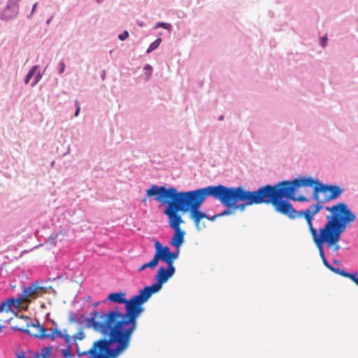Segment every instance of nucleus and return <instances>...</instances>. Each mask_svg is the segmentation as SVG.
I'll return each mask as SVG.
<instances>
[{"instance_id": "4c0bfd02", "label": "nucleus", "mask_w": 358, "mask_h": 358, "mask_svg": "<svg viewBox=\"0 0 358 358\" xmlns=\"http://www.w3.org/2000/svg\"><path fill=\"white\" fill-rule=\"evenodd\" d=\"M333 263H334V264L338 265V264H339V261H338V260H337V259H334V260L333 261Z\"/></svg>"}, {"instance_id": "ea45409f", "label": "nucleus", "mask_w": 358, "mask_h": 358, "mask_svg": "<svg viewBox=\"0 0 358 358\" xmlns=\"http://www.w3.org/2000/svg\"><path fill=\"white\" fill-rule=\"evenodd\" d=\"M224 119L223 116L221 115L220 117H219V120H222Z\"/></svg>"}, {"instance_id": "7c9ffc66", "label": "nucleus", "mask_w": 358, "mask_h": 358, "mask_svg": "<svg viewBox=\"0 0 358 358\" xmlns=\"http://www.w3.org/2000/svg\"><path fill=\"white\" fill-rule=\"evenodd\" d=\"M42 77V75L41 73L38 71L36 75V77H35V81L34 83L32 84V86H34L35 85L37 84V83L41 80Z\"/></svg>"}, {"instance_id": "4be33fe9", "label": "nucleus", "mask_w": 358, "mask_h": 358, "mask_svg": "<svg viewBox=\"0 0 358 358\" xmlns=\"http://www.w3.org/2000/svg\"><path fill=\"white\" fill-rule=\"evenodd\" d=\"M161 42H162V39L159 38L156 39L154 42H152L150 44V45L149 46V48H148V50L146 51L147 53H150L152 51H153L155 49H156L159 45Z\"/></svg>"}, {"instance_id": "dca6fc26", "label": "nucleus", "mask_w": 358, "mask_h": 358, "mask_svg": "<svg viewBox=\"0 0 358 358\" xmlns=\"http://www.w3.org/2000/svg\"><path fill=\"white\" fill-rule=\"evenodd\" d=\"M317 248H318L319 250V252H320V256L322 260V262L324 264V265L328 268L329 269L330 271H331L332 272H334V273H338V271L340 270V268H335V267H333L332 266H331L329 264V263L327 262L326 257H325V255H324V250H323V245H324V241H320L317 243H315Z\"/></svg>"}, {"instance_id": "473e14b6", "label": "nucleus", "mask_w": 358, "mask_h": 358, "mask_svg": "<svg viewBox=\"0 0 358 358\" xmlns=\"http://www.w3.org/2000/svg\"><path fill=\"white\" fill-rule=\"evenodd\" d=\"M64 69H65V64H64V62H62L60 63V69H59V73L60 74H62V73L64 71Z\"/></svg>"}, {"instance_id": "2eb2a0df", "label": "nucleus", "mask_w": 358, "mask_h": 358, "mask_svg": "<svg viewBox=\"0 0 358 358\" xmlns=\"http://www.w3.org/2000/svg\"><path fill=\"white\" fill-rule=\"evenodd\" d=\"M51 352L52 348L50 347H48L43 348L41 353L34 354L32 356L28 355L23 351H19L16 352V357L17 358H20L22 355L24 358H48Z\"/></svg>"}, {"instance_id": "6e6552de", "label": "nucleus", "mask_w": 358, "mask_h": 358, "mask_svg": "<svg viewBox=\"0 0 358 358\" xmlns=\"http://www.w3.org/2000/svg\"><path fill=\"white\" fill-rule=\"evenodd\" d=\"M164 213L169 217V227L175 231L171 244L177 249H179L185 241V231L180 228V224L184 221L178 213H176L168 206L165 208Z\"/></svg>"}, {"instance_id": "2f4dec72", "label": "nucleus", "mask_w": 358, "mask_h": 358, "mask_svg": "<svg viewBox=\"0 0 358 358\" xmlns=\"http://www.w3.org/2000/svg\"><path fill=\"white\" fill-rule=\"evenodd\" d=\"M6 319L3 317V313L0 310V322H5ZM3 326L0 325V333L2 331Z\"/></svg>"}, {"instance_id": "aec40b11", "label": "nucleus", "mask_w": 358, "mask_h": 358, "mask_svg": "<svg viewBox=\"0 0 358 358\" xmlns=\"http://www.w3.org/2000/svg\"><path fill=\"white\" fill-rule=\"evenodd\" d=\"M19 322L20 323L16 324V325L14 327V329L25 333V330L28 327L29 322H24L22 317L20 319Z\"/></svg>"}, {"instance_id": "6ab92c4d", "label": "nucleus", "mask_w": 358, "mask_h": 358, "mask_svg": "<svg viewBox=\"0 0 358 358\" xmlns=\"http://www.w3.org/2000/svg\"><path fill=\"white\" fill-rule=\"evenodd\" d=\"M157 264H158V262H157V257H155V256L154 255L153 259L150 262H149L148 263L143 264L138 268V271H143L144 269H145L147 268H150L153 269V268H155L157 266Z\"/></svg>"}, {"instance_id": "c03bdc74", "label": "nucleus", "mask_w": 358, "mask_h": 358, "mask_svg": "<svg viewBox=\"0 0 358 358\" xmlns=\"http://www.w3.org/2000/svg\"><path fill=\"white\" fill-rule=\"evenodd\" d=\"M357 286H358V285H357Z\"/></svg>"}, {"instance_id": "a19ab883", "label": "nucleus", "mask_w": 358, "mask_h": 358, "mask_svg": "<svg viewBox=\"0 0 358 358\" xmlns=\"http://www.w3.org/2000/svg\"><path fill=\"white\" fill-rule=\"evenodd\" d=\"M146 201H147V199H146V198H144V199H143V202H146Z\"/></svg>"}, {"instance_id": "7ed1b4c3", "label": "nucleus", "mask_w": 358, "mask_h": 358, "mask_svg": "<svg viewBox=\"0 0 358 358\" xmlns=\"http://www.w3.org/2000/svg\"><path fill=\"white\" fill-rule=\"evenodd\" d=\"M311 178H294L292 181L283 180L275 185H266L252 191L254 205L271 204L274 210L291 220L297 219L295 210L288 199H294L293 192L301 187L313 186Z\"/></svg>"}, {"instance_id": "79ce46f5", "label": "nucleus", "mask_w": 358, "mask_h": 358, "mask_svg": "<svg viewBox=\"0 0 358 358\" xmlns=\"http://www.w3.org/2000/svg\"><path fill=\"white\" fill-rule=\"evenodd\" d=\"M98 3L101 2L103 0H96Z\"/></svg>"}, {"instance_id": "f3484780", "label": "nucleus", "mask_w": 358, "mask_h": 358, "mask_svg": "<svg viewBox=\"0 0 358 358\" xmlns=\"http://www.w3.org/2000/svg\"><path fill=\"white\" fill-rule=\"evenodd\" d=\"M324 200L319 198V201H317V203L315 206H311L309 208H307L306 210H303V212H308L309 213L311 216H314L315 214L319 213L320 210L322 209L323 206L322 203H324Z\"/></svg>"}, {"instance_id": "c756f323", "label": "nucleus", "mask_w": 358, "mask_h": 358, "mask_svg": "<svg viewBox=\"0 0 358 358\" xmlns=\"http://www.w3.org/2000/svg\"><path fill=\"white\" fill-rule=\"evenodd\" d=\"M129 37V33L127 31H124L123 33L119 34L118 38L121 41H124Z\"/></svg>"}, {"instance_id": "c85d7f7f", "label": "nucleus", "mask_w": 358, "mask_h": 358, "mask_svg": "<svg viewBox=\"0 0 358 358\" xmlns=\"http://www.w3.org/2000/svg\"><path fill=\"white\" fill-rule=\"evenodd\" d=\"M155 247L156 249L155 254H157L158 252H162L164 248H162V244L159 241L155 242Z\"/></svg>"}, {"instance_id": "5701e85b", "label": "nucleus", "mask_w": 358, "mask_h": 358, "mask_svg": "<svg viewBox=\"0 0 358 358\" xmlns=\"http://www.w3.org/2000/svg\"><path fill=\"white\" fill-rule=\"evenodd\" d=\"M99 341H100V339H99V340H97V341H95L93 343L92 346L90 348H89V349H86V350H85V349H83V348H81L79 346V345H78L77 343H76V352H77L78 355L79 356L78 350H79V351H80V352H87V351H89V350H92V348H94V346L95 345V343H96V342Z\"/></svg>"}, {"instance_id": "f8f14e48", "label": "nucleus", "mask_w": 358, "mask_h": 358, "mask_svg": "<svg viewBox=\"0 0 358 358\" xmlns=\"http://www.w3.org/2000/svg\"><path fill=\"white\" fill-rule=\"evenodd\" d=\"M22 303L19 297L17 298H8L2 301L0 303V310L3 313H13L17 314V311L22 308Z\"/></svg>"}, {"instance_id": "39448f33", "label": "nucleus", "mask_w": 358, "mask_h": 358, "mask_svg": "<svg viewBox=\"0 0 358 358\" xmlns=\"http://www.w3.org/2000/svg\"><path fill=\"white\" fill-rule=\"evenodd\" d=\"M333 214L327 216V222L325 225L320 229L319 233L317 229L313 227L312 221L313 216L308 212L300 210L297 213V218L304 217L308 226V229L312 236V238L315 243L320 241H328L332 243L338 236L341 227L337 222V219L341 215L340 211L329 210Z\"/></svg>"}, {"instance_id": "f257e3e1", "label": "nucleus", "mask_w": 358, "mask_h": 358, "mask_svg": "<svg viewBox=\"0 0 358 358\" xmlns=\"http://www.w3.org/2000/svg\"><path fill=\"white\" fill-rule=\"evenodd\" d=\"M141 289L138 294L126 299L124 292L111 293L108 296L110 301L125 304V313L118 308L108 313H93L87 319V324L94 330L107 335L108 338H100L95 344L104 350L120 356L129 347L132 335L137 328V319L143 311L142 305L147 301Z\"/></svg>"}, {"instance_id": "37998d69", "label": "nucleus", "mask_w": 358, "mask_h": 358, "mask_svg": "<svg viewBox=\"0 0 358 358\" xmlns=\"http://www.w3.org/2000/svg\"><path fill=\"white\" fill-rule=\"evenodd\" d=\"M57 237V234L55 235V236L53 238H56Z\"/></svg>"}, {"instance_id": "e433bc0d", "label": "nucleus", "mask_w": 358, "mask_h": 358, "mask_svg": "<svg viewBox=\"0 0 358 358\" xmlns=\"http://www.w3.org/2000/svg\"><path fill=\"white\" fill-rule=\"evenodd\" d=\"M152 69V67H151V66H150V65H149V64H147V65L145 66V69H146V70H149V69Z\"/></svg>"}, {"instance_id": "f03ea898", "label": "nucleus", "mask_w": 358, "mask_h": 358, "mask_svg": "<svg viewBox=\"0 0 358 358\" xmlns=\"http://www.w3.org/2000/svg\"><path fill=\"white\" fill-rule=\"evenodd\" d=\"M215 194L222 198L217 189H210V185L187 192H178L176 188L166 186L158 187L152 185L146 190L148 197L154 196V199L162 204H166L176 213H189V217L193 220L195 227L200 231L206 227L201 220L208 218V215L199 210L200 207L208 196Z\"/></svg>"}, {"instance_id": "9b49d317", "label": "nucleus", "mask_w": 358, "mask_h": 358, "mask_svg": "<svg viewBox=\"0 0 358 358\" xmlns=\"http://www.w3.org/2000/svg\"><path fill=\"white\" fill-rule=\"evenodd\" d=\"M46 293V288L39 285L38 281L33 282L29 286H24L22 292L18 296L24 304L30 303L33 300Z\"/></svg>"}, {"instance_id": "a878e982", "label": "nucleus", "mask_w": 358, "mask_h": 358, "mask_svg": "<svg viewBox=\"0 0 358 358\" xmlns=\"http://www.w3.org/2000/svg\"><path fill=\"white\" fill-rule=\"evenodd\" d=\"M159 27H163L166 29H168V30H170V29L171 28V24H169V23H164V22H158L155 28H159Z\"/></svg>"}, {"instance_id": "ddd939ff", "label": "nucleus", "mask_w": 358, "mask_h": 358, "mask_svg": "<svg viewBox=\"0 0 358 358\" xmlns=\"http://www.w3.org/2000/svg\"><path fill=\"white\" fill-rule=\"evenodd\" d=\"M79 357L89 355L90 358H117L118 357L96 345L87 352L78 350Z\"/></svg>"}, {"instance_id": "f704fd0d", "label": "nucleus", "mask_w": 358, "mask_h": 358, "mask_svg": "<svg viewBox=\"0 0 358 358\" xmlns=\"http://www.w3.org/2000/svg\"><path fill=\"white\" fill-rule=\"evenodd\" d=\"M217 217H220L218 214L215 215H213L212 217H209L208 216V218H206V219L208 220H210V221H214Z\"/></svg>"}, {"instance_id": "a211bd4d", "label": "nucleus", "mask_w": 358, "mask_h": 358, "mask_svg": "<svg viewBox=\"0 0 358 358\" xmlns=\"http://www.w3.org/2000/svg\"><path fill=\"white\" fill-rule=\"evenodd\" d=\"M338 275L350 278L352 282H354L357 285H358V278L356 277V275H358V273H355V274L350 273L343 269H340L338 272Z\"/></svg>"}, {"instance_id": "412c9836", "label": "nucleus", "mask_w": 358, "mask_h": 358, "mask_svg": "<svg viewBox=\"0 0 358 358\" xmlns=\"http://www.w3.org/2000/svg\"><path fill=\"white\" fill-rule=\"evenodd\" d=\"M38 68V66H37V65L31 67V69L29 70V71L28 72V73L24 79L25 84L29 83V82L30 81L32 76L36 73Z\"/></svg>"}, {"instance_id": "58836bf2", "label": "nucleus", "mask_w": 358, "mask_h": 358, "mask_svg": "<svg viewBox=\"0 0 358 358\" xmlns=\"http://www.w3.org/2000/svg\"><path fill=\"white\" fill-rule=\"evenodd\" d=\"M36 6H37V3H34V6H33V8H32V10H33V11L36 9Z\"/></svg>"}, {"instance_id": "0eeeda50", "label": "nucleus", "mask_w": 358, "mask_h": 358, "mask_svg": "<svg viewBox=\"0 0 358 358\" xmlns=\"http://www.w3.org/2000/svg\"><path fill=\"white\" fill-rule=\"evenodd\" d=\"M326 210L340 211V213H341V215L337 219V222L339 223L341 227L337 239H336L332 243H328V241H324V243H327V245L329 248H333L334 251H338L340 248L338 243L341 236L345 231L347 224L355 220V215L344 203H339L332 207L327 206Z\"/></svg>"}, {"instance_id": "4468645a", "label": "nucleus", "mask_w": 358, "mask_h": 358, "mask_svg": "<svg viewBox=\"0 0 358 358\" xmlns=\"http://www.w3.org/2000/svg\"><path fill=\"white\" fill-rule=\"evenodd\" d=\"M179 249H178L177 252H170V249L168 246L164 248L162 252H158L157 254H155V257H157V262L159 260L167 264L168 266H174L173 262L174 260L176 259L178 257Z\"/></svg>"}, {"instance_id": "393cba45", "label": "nucleus", "mask_w": 358, "mask_h": 358, "mask_svg": "<svg viewBox=\"0 0 358 358\" xmlns=\"http://www.w3.org/2000/svg\"><path fill=\"white\" fill-rule=\"evenodd\" d=\"M296 191V189L293 192V197H294V199H292L293 201H301V202L308 201V199L303 195H301V196H299L298 197H296L295 195Z\"/></svg>"}, {"instance_id": "1a4fd4ad", "label": "nucleus", "mask_w": 358, "mask_h": 358, "mask_svg": "<svg viewBox=\"0 0 358 358\" xmlns=\"http://www.w3.org/2000/svg\"><path fill=\"white\" fill-rule=\"evenodd\" d=\"M176 272L175 266H168L166 268L164 267H159L157 273L155 276L156 283L151 286L145 287L142 290L143 294H144L145 299L148 301L149 298L155 293L159 292L162 287V285L166 282L169 278H171Z\"/></svg>"}, {"instance_id": "bb28decb", "label": "nucleus", "mask_w": 358, "mask_h": 358, "mask_svg": "<svg viewBox=\"0 0 358 358\" xmlns=\"http://www.w3.org/2000/svg\"><path fill=\"white\" fill-rule=\"evenodd\" d=\"M20 0H8L7 8L10 9L15 7Z\"/></svg>"}, {"instance_id": "72a5a7b5", "label": "nucleus", "mask_w": 358, "mask_h": 358, "mask_svg": "<svg viewBox=\"0 0 358 358\" xmlns=\"http://www.w3.org/2000/svg\"><path fill=\"white\" fill-rule=\"evenodd\" d=\"M327 39L326 37H323L321 41V45L322 47H325L327 45Z\"/></svg>"}, {"instance_id": "20e7f679", "label": "nucleus", "mask_w": 358, "mask_h": 358, "mask_svg": "<svg viewBox=\"0 0 358 358\" xmlns=\"http://www.w3.org/2000/svg\"><path fill=\"white\" fill-rule=\"evenodd\" d=\"M210 189H217L222 198L215 194L211 195L219 201L226 208L218 214L219 217L229 215L236 210L243 212L246 207L254 205L252 191L245 189L242 186L227 187L223 185H210Z\"/></svg>"}, {"instance_id": "c9c22d12", "label": "nucleus", "mask_w": 358, "mask_h": 358, "mask_svg": "<svg viewBox=\"0 0 358 358\" xmlns=\"http://www.w3.org/2000/svg\"><path fill=\"white\" fill-rule=\"evenodd\" d=\"M80 110V108L79 105L78 104L77 105V109H76V110L75 112V116L76 117H77L79 115Z\"/></svg>"}, {"instance_id": "b1692460", "label": "nucleus", "mask_w": 358, "mask_h": 358, "mask_svg": "<svg viewBox=\"0 0 358 358\" xmlns=\"http://www.w3.org/2000/svg\"><path fill=\"white\" fill-rule=\"evenodd\" d=\"M85 337V333L82 330L77 332L73 336V338H74L76 342L77 340L82 341Z\"/></svg>"}, {"instance_id": "9d476101", "label": "nucleus", "mask_w": 358, "mask_h": 358, "mask_svg": "<svg viewBox=\"0 0 358 358\" xmlns=\"http://www.w3.org/2000/svg\"><path fill=\"white\" fill-rule=\"evenodd\" d=\"M312 180L314 181L313 199L317 201H319L320 193L324 194L323 200L325 202L338 198L343 192V189L338 186L323 185L317 180Z\"/></svg>"}, {"instance_id": "423d86ee", "label": "nucleus", "mask_w": 358, "mask_h": 358, "mask_svg": "<svg viewBox=\"0 0 358 358\" xmlns=\"http://www.w3.org/2000/svg\"><path fill=\"white\" fill-rule=\"evenodd\" d=\"M24 322H29L28 327L25 330V333L30 336L40 339H50L55 341L58 338H64L65 343L69 345L71 341V336L67 333L66 330L62 331L57 328H45L36 320L33 322L31 318L27 316H22Z\"/></svg>"}, {"instance_id": "cd10ccee", "label": "nucleus", "mask_w": 358, "mask_h": 358, "mask_svg": "<svg viewBox=\"0 0 358 358\" xmlns=\"http://www.w3.org/2000/svg\"><path fill=\"white\" fill-rule=\"evenodd\" d=\"M61 352L64 357L71 358L72 357V354L69 348L62 350Z\"/></svg>"}]
</instances>
